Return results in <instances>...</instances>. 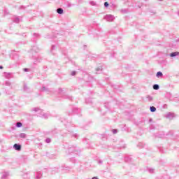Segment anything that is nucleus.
I'll return each instance as SVG.
<instances>
[{"instance_id":"25","label":"nucleus","mask_w":179,"mask_h":179,"mask_svg":"<svg viewBox=\"0 0 179 179\" xmlns=\"http://www.w3.org/2000/svg\"><path fill=\"white\" fill-rule=\"evenodd\" d=\"M159 1H162V0H159Z\"/></svg>"},{"instance_id":"10","label":"nucleus","mask_w":179,"mask_h":179,"mask_svg":"<svg viewBox=\"0 0 179 179\" xmlns=\"http://www.w3.org/2000/svg\"><path fill=\"white\" fill-rule=\"evenodd\" d=\"M57 12L59 15H62V13H64V10L62 8H57Z\"/></svg>"},{"instance_id":"3","label":"nucleus","mask_w":179,"mask_h":179,"mask_svg":"<svg viewBox=\"0 0 179 179\" xmlns=\"http://www.w3.org/2000/svg\"><path fill=\"white\" fill-rule=\"evenodd\" d=\"M103 71V66H99L95 69L96 73H100V72Z\"/></svg>"},{"instance_id":"4","label":"nucleus","mask_w":179,"mask_h":179,"mask_svg":"<svg viewBox=\"0 0 179 179\" xmlns=\"http://www.w3.org/2000/svg\"><path fill=\"white\" fill-rule=\"evenodd\" d=\"M176 117V115L174 113H169L166 115V118H169V120H172V118H174Z\"/></svg>"},{"instance_id":"13","label":"nucleus","mask_w":179,"mask_h":179,"mask_svg":"<svg viewBox=\"0 0 179 179\" xmlns=\"http://www.w3.org/2000/svg\"><path fill=\"white\" fill-rule=\"evenodd\" d=\"M154 90H159V85L155 84L153 85Z\"/></svg>"},{"instance_id":"2","label":"nucleus","mask_w":179,"mask_h":179,"mask_svg":"<svg viewBox=\"0 0 179 179\" xmlns=\"http://www.w3.org/2000/svg\"><path fill=\"white\" fill-rule=\"evenodd\" d=\"M40 117L41 118L47 119V118H48L49 115H48V113H44V111L42 110V111H41Z\"/></svg>"},{"instance_id":"9","label":"nucleus","mask_w":179,"mask_h":179,"mask_svg":"<svg viewBox=\"0 0 179 179\" xmlns=\"http://www.w3.org/2000/svg\"><path fill=\"white\" fill-rule=\"evenodd\" d=\"M157 78H162L163 77V73L162 71H158L156 75Z\"/></svg>"},{"instance_id":"18","label":"nucleus","mask_w":179,"mask_h":179,"mask_svg":"<svg viewBox=\"0 0 179 179\" xmlns=\"http://www.w3.org/2000/svg\"><path fill=\"white\" fill-rule=\"evenodd\" d=\"M112 132H113V134H117V129H113Z\"/></svg>"},{"instance_id":"24","label":"nucleus","mask_w":179,"mask_h":179,"mask_svg":"<svg viewBox=\"0 0 179 179\" xmlns=\"http://www.w3.org/2000/svg\"><path fill=\"white\" fill-rule=\"evenodd\" d=\"M178 15H179V11H178Z\"/></svg>"},{"instance_id":"15","label":"nucleus","mask_w":179,"mask_h":179,"mask_svg":"<svg viewBox=\"0 0 179 179\" xmlns=\"http://www.w3.org/2000/svg\"><path fill=\"white\" fill-rule=\"evenodd\" d=\"M45 142L46 143H50L51 142V138H46Z\"/></svg>"},{"instance_id":"16","label":"nucleus","mask_w":179,"mask_h":179,"mask_svg":"<svg viewBox=\"0 0 179 179\" xmlns=\"http://www.w3.org/2000/svg\"><path fill=\"white\" fill-rule=\"evenodd\" d=\"M71 74V76H75V75H76V71H72Z\"/></svg>"},{"instance_id":"5","label":"nucleus","mask_w":179,"mask_h":179,"mask_svg":"<svg viewBox=\"0 0 179 179\" xmlns=\"http://www.w3.org/2000/svg\"><path fill=\"white\" fill-rule=\"evenodd\" d=\"M13 148L15 150H21L22 149V145H19V144H15L13 145Z\"/></svg>"},{"instance_id":"12","label":"nucleus","mask_w":179,"mask_h":179,"mask_svg":"<svg viewBox=\"0 0 179 179\" xmlns=\"http://www.w3.org/2000/svg\"><path fill=\"white\" fill-rule=\"evenodd\" d=\"M22 125L23 124H22V122H17L16 127L17 128H22Z\"/></svg>"},{"instance_id":"19","label":"nucleus","mask_w":179,"mask_h":179,"mask_svg":"<svg viewBox=\"0 0 179 179\" xmlns=\"http://www.w3.org/2000/svg\"><path fill=\"white\" fill-rule=\"evenodd\" d=\"M153 171H154V169H150V173H153Z\"/></svg>"},{"instance_id":"11","label":"nucleus","mask_w":179,"mask_h":179,"mask_svg":"<svg viewBox=\"0 0 179 179\" xmlns=\"http://www.w3.org/2000/svg\"><path fill=\"white\" fill-rule=\"evenodd\" d=\"M150 110L151 113H155V111H156V107H155V106H151V107L150 108Z\"/></svg>"},{"instance_id":"1","label":"nucleus","mask_w":179,"mask_h":179,"mask_svg":"<svg viewBox=\"0 0 179 179\" xmlns=\"http://www.w3.org/2000/svg\"><path fill=\"white\" fill-rule=\"evenodd\" d=\"M104 20H107V22H113V20H115V17H114L113 15H106L104 17Z\"/></svg>"},{"instance_id":"20","label":"nucleus","mask_w":179,"mask_h":179,"mask_svg":"<svg viewBox=\"0 0 179 179\" xmlns=\"http://www.w3.org/2000/svg\"><path fill=\"white\" fill-rule=\"evenodd\" d=\"M8 173H4L3 176L4 177H8Z\"/></svg>"},{"instance_id":"23","label":"nucleus","mask_w":179,"mask_h":179,"mask_svg":"<svg viewBox=\"0 0 179 179\" xmlns=\"http://www.w3.org/2000/svg\"><path fill=\"white\" fill-rule=\"evenodd\" d=\"M0 69H2V66H0Z\"/></svg>"},{"instance_id":"14","label":"nucleus","mask_w":179,"mask_h":179,"mask_svg":"<svg viewBox=\"0 0 179 179\" xmlns=\"http://www.w3.org/2000/svg\"><path fill=\"white\" fill-rule=\"evenodd\" d=\"M20 138H26V134H24V133H21V134H20Z\"/></svg>"},{"instance_id":"22","label":"nucleus","mask_w":179,"mask_h":179,"mask_svg":"<svg viewBox=\"0 0 179 179\" xmlns=\"http://www.w3.org/2000/svg\"><path fill=\"white\" fill-rule=\"evenodd\" d=\"M25 72H27V69H24Z\"/></svg>"},{"instance_id":"21","label":"nucleus","mask_w":179,"mask_h":179,"mask_svg":"<svg viewBox=\"0 0 179 179\" xmlns=\"http://www.w3.org/2000/svg\"><path fill=\"white\" fill-rule=\"evenodd\" d=\"M15 22H19V18H17L16 20H15Z\"/></svg>"},{"instance_id":"7","label":"nucleus","mask_w":179,"mask_h":179,"mask_svg":"<svg viewBox=\"0 0 179 179\" xmlns=\"http://www.w3.org/2000/svg\"><path fill=\"white\" fill-rule=\"evenodd\" d=\"M145 101H153V97L150 95H148L145 97Z\"/></svg>"},{"instance_id":"17","label":"nucleus","mask_w":179,"mask_h":179,"mask_svg":"<svg viewBox=\"0 0 179 179\" xmlns=\"http://www.w3.org/2000/svg\"><path fill=\"white\" fill-rule=\"evenodd\" d=\"M104 6H105V8H108V2H105V3H104Z\"/></svg>"},{"instance_id":"6","label":"nucleus","mask_w":179,"mask_h":179,"mask_svg":"<svg viewBox=\"0 0 179 179\" xmlns=\"http://www.w3.org/2000/svg\"><path fill=\"white\" fill-rule=\"evenodd\" d=\"M31 111L34 113H41L42 110L40 109L39 108H33L31 109Z\"/></svg>"},{"instance_id":"8","label":"nucleus","mask_w":179,"mask_h":179,"mask_svg":"<svg viewBox=\"0 0 179 179\" xmlns=\"http://www.w3.org/2000/svg\"><path fill=\"white\" fill-rule=\"evenodd\" d=\"M178 55H179V52H175L170 54V57L172 58L174 57H178Z\"/></svg>"}]
</instances>
